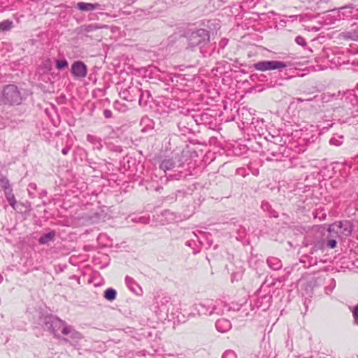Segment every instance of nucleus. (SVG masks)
<instances>
[{"mask_svg":"<svg viewBox=\"0 0 358 358\" xmlns=\"http://www.w3.org/2000/svg\"><path fill=\"white\" fill-rule=\"evenodd\" d=\"M353 317L357 322H358V305L355 308L353 311Z\"/></svg>","mask_w":358,"mask_h":358,"instance_id":"27","label":"nucleus"},{"mask_svg":"<svg viewBox=\"0 0 358 358\" xmlns=\"http://www.w3.org/2000/svg\"><path fill=\"white\" fill-rule=\"evenodd\" d=\"M0 185L4 192L6 191L12 189L9 180L7 178H6L4 180H2L1 181H0Z\"/></svg>","mask_w":358,"mask_h":358,"instance_id":"19","label":"nucleus"},{"mask_svg":"<svg viewBox=\"0 0 358 358\" xmlns=\"http://www.w3.org/2000/svg\"><path fill=\"white\" fill-rule=\"evenodd\" d=\"M13 27V22L10 20H6L0 22V31H6Z\"/></svg>","mask_w":358,"mask_h":358,"instance_id":"16","label":"nucleus"},{"mask_svg":"<svg viewBox=\"0 0 358 358\" xmlns=\"http://www.w3.org/2000/svg\"><path fill=\"white\" fill-rule=\"evenodd\" d=\"M87 140L97 150H101L103 147L101 139L96 136L88 134L87 136Z\"/></svg>","mask_w":358,"mask_h":358,"instance_id":"12","label":"nucleus"},{"mask_svg":"<svg viewBox=\"0 0 358 358\" xmlns=\"http://www.w3.org/2000/svg\"><path fill=\"white\" fill-rule=\"evenodd\" d=\"M209 41L208 31L203 29L193 31L188 36V45L193 48L196 46H201Z\"/></svg>","mask_w":358,"mask_h":358,"instance_id":"3","label":"nucleus"},{"mask_svg":"<svg viewBox=\"0 0 358 358\" xmlns=\"http://www.w3.org/2000/svg\"><path fill=\"white\" fill-rule=\"evenodd\" d=\"M295 41L299 45H301V46H306V40L302 36H296V38H295Z\"/></svg>","mask_w":358,"mask_h":358,"instance_id":"23","label":"nucleus"},{"mask_svg":"<svg viewBox=\"0 0 358 358\" xmlns=\"http://www.w3.org/2000/svg\"><path fill=\"white\" fill-rule=\"evenodd\" d=\"M68 66V62L66 59L56 60V67L57 69H63Z\"/></svg>","mask_w":358,"mask_h":358,"instance_id":"20","label":"nucleus"},{"mask_svg":"<svg viewBox=\"0 0 358 358\" xmlns=\"http://www.w3.org/2000/svg\"><path fill=\"white\" fill-rule=\"evenodd\" d=\"M289 63L278 60H264L253 64V68L259 71L279 70L287 68Z\"/></svg>","mask_w":358,"mask_h":358,"instance_id":"2","label":"nucleus"},{"mask_svg":"<svg viewBox=\"0 0 358 358\" xmlns=\"http://www.w3.org/2000/svg\"><path fill=\"white\" fill-rule=\"evenodd\" d=\"M71 73L77 78H83L87 76V66L83 62L76 61L71 65Z\"/></svg>","mask_w":358,"mask_h":358,"instance_id":"6","label":"nucleus"},{"mask_svg":"<svg viewBox=\"0 0 358 358\" xmlns=\"http://www.w3.org/2000/svg\"><path fill=\"white\" fill-rule=\"evenodd\" d=\"M139 92H141V97L139 98L138 102H139L140 105H142L143 104L142 102H143V92H141V90H139Z\"/></svg>","mask_w":358,"mask_h":358,"instance_id":"30","label":"nucleus"},{"mask_svg":"<svg viewBox=\"0 0 358 358\" xmlns=\"http://www.w3.org/2000/svg\"><path fill=\"white\" fill-rule=\"evenodd\" d=\"M267 264L268 266L274 271H278L282 266V264L280 259L275 257H268L267 259Z\"/></svg>","mask_w":358,"mask_h":358,"instance_id":"10","label":"nucleus"},{"mask_svg":"<svg viewBox=\"0 0 358 358\" xmlns=\"http://www.w3.org/2000/svg\"><path fill=\"white\" fill-rule=\"evenodd\" d=\"M6 178H7L6 176H4L1 171H0V181L2 180H4Z\"/></svg>","mask_w":358,"mask_h":358,"instance_id":"32","label":"nucleus"},{"mask_svg":"<svg viewBox=\"0 0 358 358\" xmlns=\"http://www.w3.org/2000/svg\"><path fill=\"white\" fill-rule=\"evenodd\" d=\"M222 2H225L227 1V0H220Z\"/></svg>","mask_w":358,"mask_h":358,"instance_id":"34","label":"nucleus"},{"mask_svg":"<svg viewBox=\"0 0 358 358\" xmlns=\"http://www.w3.org/2000/svg\"><path fill=\"white\" fill-rule=\"evenodd\" d=\"M222 358H237V356L234 351L229 350L224 352Z\"/></svg>","mask_w":358,"mask_h":358,"instance_id":"21","label":"nucleus"},{"mask_svg":"<svg viewBox=\"0 0 358 358\" xmlns=\"http://www.w3.org/2000/svg\"><path fill=\"white\" fill-rule=\"evenodd\" d=\"M175 167V162L173 159H165L160 164V169L164 172L171 170Z\"/></svg>","mask_w":358,"mask_h":358,"instance_id":"13","label":"nucleus"},{"mask_svg":"<svg viewBox=\"0 0 358 358\" xmlns=\"http://www.w3.org/2000/svg\"><path fill=\"white\" fill-rule=\"evenodd\" d=\"M43 67L48 70L52 69V61L50 59H47L43 62Z\"/></svg>","mask_w":358,"mask_h":358,"instance_id":"24","label":"nucleus"},{"mask_svg":"<svg viewBox=\"0 0 358 358\" xmlns=\"http://www.w3.org/2000/svg\"><path fill=\"white\" fill-rule=\"evenodd\" d=\"M103 115L106 118H110L112 117L113 113L111 110L108 109H105L103 110Z\"/></svg>","mask_w":358,"mask_h":358,"instance_id":"26","label":"nucleus"},{"mask_svg":"<svg viewBox=\"0 0 358 358\" xmlns=\"http://www.w3.org/2000/svg\"><path fill=\"white\" fill-rule=\"evenodd\" d=\"M131 220L137 223L148 224L150 221V217L149 215H135L131 218Z\"/></svg>","mask_w":358,"mask_h":358,"instance_id":"18","label":"nucleus"},{"mask_svg":"<svg viewBox=\"0 0 358 358\" xmlns=\"http://www.w3.org/2000/svg\"><path fill=\"white\" fill-rule=\"evenodd\" d=\"M56 236V232L53 230L49 231L48 233H46L41 236L40 238L38 239V243L40 244H46L49 243L50 241H52Z\"/></svg>","mask_w":358,"mask_h":358,"instance_id":"11","label":"nucleus"},{"mask_svg":"<svg viewBox=\"0 0 358 358\" xmlns=\"http://www.w3.org/2000/svg\"><path fill=\"white\" fill-rule=\"evenodd\" d=\"M357 11H358V9H357Z\"/></svg>","mask_w":358,"mask_h":358,"instance_id":"35","label":"nucleus"},{"mask_svg":"<svg viewBox=\"0 0 358 358\" xmlns=\"http://www.w3.org/2000/svg\"><path fill=\"white\" fill-rule=\"evenodd\" d=\"M223 304V302L220 300H217L215 301L213 300H207L204 303L201 304V306L202 307L207 306V312L211 315L213 313L221 314L223 310L220 308V306Z\"/></svg>","mask_w":358,"mask_h":358,"instance_id":"7","label":"nucleus"},{"mask_svg":"<svg viewBox=\"0 0 358 358\" xmlns=\"http://www.w3.org/2000/svg\"><path fill=\"white\" fill-rule=\"evenodd\" d=\"M215 327L217 331L220 332H225L230 329L231 323L229 320L222 318L217 320Z\"/></svg>","mask_w":358,"mask_h":358,"instance_id":"9","label":"nucleus"},{"mask_svg":"<svg viewBox=\"0 0 358 358\" xmlns=\"http://www.w3.org/2000/svg\"><path fill=\"white\" fill-rule=\"evenodd\" d=\"M3 99L6 103L19 104L21 101L17 87L13 85H7L3 90Z\"/></svg>","mask_w":358,"mask_h":358,"instance_id":"5","label":"nucleus"},{"mask_svg":"<svg viewBox=\"0 0 358 358\" xmlns=\"http://www.w3.org/2000/svg\"><path fill=\"white\" fill-rule=\"evenodd\" d=\"M328 231L332 236H348L351 234V229L349 222H336L329 225Z\"/></svg>","mask_w":358,"mask_h":358,"instance_id":"4","label":"nucleus"},{"mask_svg":"<svg viewBox=\"0 0 358 358\" xmlns=\"http://www.w3.org/2000/svg\"><path fill=\"white\" fill-rule=\"evenodd\" d=\"M63 340L65 341V342H67L68 340L66 338H63Z\"/></svg>","mask_w":358,"mask_h":358,"instance_id":"33","label":"nucleus"},{"mask_svg":"<svg viewBox=\"0 0 358 358\" xmlns=\"http://www.w3.org/2000/svg\"><path fill=\"white\" fill-rule=\"evenodd\" d=\"M117 292L113 288H108L104 292V297L107 300L112 301L115 299Z\"/></svg>","mask_w":358,"mask_h":358,"instance_id":"15","label":"nucleus"},{"mask_svg":"<svg viewBox=\"0 0 358 358\" xmlns=\"http://www.w3.org/2000/svg\"><path fill=\"white\" fill-rule=\"evenodd\" d=\"M96 27L93 26V25H90L87 28V31H90L92 30H93L94 29H96Z\"/></svg>","mask_w":358,"mask_h":358,"instance_id":"31","label":"nucleus"},{"mask_svg":"<svg viewBox=\"0 0 358 358\" xmlns=\"http://www.w3.org/2000/svg\"><path fill=\"white\" fill-rule=\"evenodd\" d=\"M76 8L81 11H90L99 9L100 4L97 3L78 2L76 4Z\"/></svg>","mask_w":358,"mask_h":358,"instance_id":"8","label":"nucleus"},{"mask_svg":"<svg viewBox=\"0 0 358 358\" xmlns=\"http://www.w3.org/2000/svg\"><path fill=\"white\" fill-rule=\"evenodd\" d=\"M352 34L353 38L358 41V29L355 30Z\"/></svg>","mask_w":358,"mask_h":358,"instance_id":"28","label":"nucleus"},{"mask_svg":"<svg viewBox=\"0 0 358 358\" xmlns=\"http://www.w3.org/2000/svg\"><path fill=\"white\" fill-rule=\"evenodd\" d=\"M342 137H340L338 138H331L329 141L330 144L339 146L343 143V141H341Z\"/></svg>","mask_w":358,"mask_h":358,"instance_id":"22","label":"nucleus"},{"mask_svg":"<svg viewBox=\"0 0 358 358\" xmlns=\"http://www.w3.org/2000/svg\"><path fill=\"white\" fill-rule=\"evenodd\" d=\"M336 245H337V242L335 239H330V240H328L327 242V246L330 248H336Z\"/></svg>","mask_w":358,"mask_h":358,"instance_id":"25","label":"nucleus"},{"mask_svg":"<svg viewBox=\"0 0 358 358\" xmlns=\"http://www.w3.org/2000/svg\"><path fill=\"white\" fill-rule=\"evenodd\" d=\"M45 325L55 338H59V332L63 335L69 336L71 339L75 341L80 340L83 338L80 332L57 317L52 315L46 317Z\"/></svg>","mask_w":358,"mask_h":358,"instance_id":"1","label":"nucleus"},{"mask_svg":"<svg viewBox=\"0 0 358 358\" xmlns=\"http://www.w3.org/2000/svg\"><path fill=\"white\" fill-rule=\"evenodd\" d=\"M5 197L8 202L9 203L10 206L14 209H16V203L17 201L15 199V195L13 193V189L6 191L4 192Z\"/></svg>","mask_w":358,"mask_h":358,"instance_id":"14","label":"nucleus"},{"mask_svg":"<svg viewBox=\"0 0 358 358\" xmlns=\"http://www.w3.org/2000/svg\"><path fill=\"white\" fill-rule=\"evenodd\" d=\"M69 151V148H63V149L62 150V153L64 155H67V154H68Z\"/></svg>","mask_w":358,"mask_h":358,"instance_id":"29","label":"nucleus"},{"mask_svg":"<svg viewBox=\"0 0 358 358\" xmlns=\"http://www.w3.org/2000/svg\"><path fill=\"white\" fill-rule=\"evenodd\" d=\"M125 282L127 284V286L129 287V289L134 292H136V287H138L136 281L131 277L129 276H126L125 278Z\"/></svg>","mask_w":358,"mask_h":358,"instance_id":"17","label":"nucleus"}]
</instances>
